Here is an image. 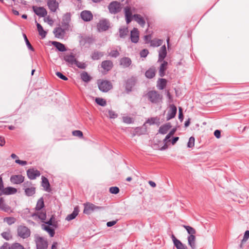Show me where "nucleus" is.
<instances>
[{"label":"nucleus","mask_w":249,"mask_h":249,"mask_svg":"<svg viewBox=\"0 0 249 249\" xmlns=\"http://www.w3.org/2000/svg\"><path fill=\"white\" fill-rule=\"evenodd\" d=\"M128 32V29L127 28H123L120 29V36L121 37H124Z\"/></svg>","instance_id":"48"},{"label":"nucleus","mask_w":249,"mask_h":249,"mask_svg":"<svg viewBox=\"0 0 249 249\" xmlns=\"http://www.w3.org/2000/svg\"><path fill=\"white\" fill-rule=\"evenodd\" d=\"M42 185L46 191H48L50 189V184L47 178L45 177L42 178Z\"/></svg>","instance_id":"34"},{"label":"nucleus","mask_w":249,"mask_h":249,"mask_svg":"<svg viewBox=\"0 0 249 249\" xmlns=\"http://www.w3.org/2000/svg\"><path fill=\"white\" fill-rule=\"evenodd\" d=\"M4 221L6 222L8 224L11 225L15 223V219L14 217H6L4 219Z\"/></svg>","instance_id":"46"},{"label":"nucleus","mask_w":249,"mask_h":249,"mask_svg":"<svg viewBox=\"0 0 249 249\" xmlns=\"http://www.w3.org/2000/svg\"><path fill=\"white\" fill-rule=\"evenodd\" d=\"M123 122L126 124H131L133 123V119L130 117L124 116L123 117Z\"/></svg>","instance_id":"49"},{"label":"nucleus","mask_w":249,"mask_h":249,"mask_svg":"<svg viewBox=\"0 0 249 249\" xmlns=\"http://www.w3.org/2000/svg\"><path fill=\"white\" fill-rule=\"evenodd\" d=\"M156 70L154 68H151L145 72V76L148 78H152L156 74Z\"/></svg>","instance_id":"28"},{"label":"nucleus","mask_w":249,"mask_h":249,"mask_svg":"<svg viewBox=\"0 0 249 249\" xmlns=\"http://www.w3.org/2000/svg\"><path fill=\"white\" fill-rule=\"evenodd\" d=\"M167 63H162L159 70V75L163 77L165 75V71L167 69Z\"/></svg>","instance_id":"35"},{"label":"nucleus","mask_w":249,"mask_h":249,"mask_svg":"<svg viewBox=\"0 0 249 249\" xmlns=\"http://www.w3.org/2000/svg\"><path fill=\"white\" fill-rule=\"evenodd\" d=\"M71 21V14L70 13H66L65 14L62 18V21L61 22L62 27L64 28L65 29H69V23Z\"/></svg>","instance_id":"12"},{"label":"nucleus","mask_w":249,"mask_h":249,"mask_svg":"<svg viewBox=\"0 0 249 249\" xmlns=\"http://www.w3.org/2000/svg\"><path fill=\"white\" fill-rule=\"evenodd\" d=\"M171 125L170 123H166L161 125L159 130V132L162 134H165L167 133L168 131L171 128Z\"/></svg>","instance_id":"23"},{"label":"nucleus","mask_w":249,"mask_h":249,"mask_svg":"<svg viewBox=\"0 0 249 249\" xmlns=\"http://www.w3.org/2000/svg\"><path fill=\"white\" fill-rule=\"evenodd\" d=\"M97 84L99 89L103 92H107L112 88L111 83L107 80H99Z\"/></svg>","instance_id":"4"},{"label":"nucleus","mask_w":249,"mask_h":249,"mask_svg":"<svg viewBox=\"0 0 249 249\" xmlns=\"http://www.w3.org/2000/svg\"><path fill=\"white\" fill-rule=\"evenodd\" d=\"M42 228L47 231L51 237H53L54 235V231L53 229H52L49 226H47L45 224L42 225Z\"/></svg>","instance_id":"30"},{"label":"nucleus","mask_w":249,"mask_h":249,"mask_svg":"<svg viewBox=\"0 0 249 249\" xmlns=\"http://www.w3.org/2000/svg\"><path fill=\"white\" fill-rule=\"evenodd\" d=\"M131 40L134 43H137L139 39V32L137 28H134L131 31Z\"/></svg>","instance_id":"15"},{"label":"nucleus","mask_w":249,"mask_h":249,"mask_svg":"<svg viewBox=\"0 0 249 249\" xmlns=\"http://www.w3.org/2000/svg\"><path fill=\"white\" fill-rule=\"evenodd\" d=\"M11 249H25L23 246L18 243H15L11 245Z\"/></svg>","instance_id":"42"},{"label":"nucleus","mask_w":249,"mask_h":249,"mask_svg":"<svg viewBox=\"0 0 249 249\" xmlns=\"http://www.w3.org/2000/svg\"><path fill=\"white\" fill-rule=\"evenodd\" d=\"M81 18L85 21H89L93 18V15L89 11H84L81 13Z\"/></svg>","instance_id":"14"},{"label":"nucleus","mask_w":249,"mask_h":249,"mask_svg":"<svg viewBox=\"0 0 249 249\" xmlns=\"http://www.w3.org/2000/svg\"><path fill=\"white\" fill-rule=\"evenodd\" d=\"M23 37H24L25 41L26 42V44L28 49L30 50L33 51L34 50L33 47H32V46L31 45L29 41L28 40L25 34H23Z\"/></svg>","instance_id":"47"},{"label":"nucleus","mask_w":249,"mask_h":249,"mask_svg":"<svg viewBox=\"0 0 249 249\" xmlns=\"http://www.w3.org/2000/svg\"><path fill=\"white\" fill-rule=\"evenodd\" d=\"M183 227L186 230L187 232L190 234V235H195L196 233V230L192 227L186 225H183Z\"/></svg>","instance_id":"37"},{"label":"nucleus","mask_w":249,"mask_h":249,"mask_svg":"<svg viewBox=\"0 0 249 249\" xmlns=\"http://www.w3.org/2000/svg\"><path fill=\"white\" fill-rule=\"evenodd\" d=\"M15 162L17 163L20 164L21 165H25L27 164V162L26 161L21 160H15Z\"/></svg>","instance_id":"59"},{"label":"nucleus","mask_w":249,"mask_h":249,"mask_svg":"<svg viewBox=\"0 0 249 249\" xmlns=\"http://www.w3.org/2000/svg\"><path fill=\"white\" fill-rule=\"evenodd\" d=\"M179 119L182 121L183 119V115L182 113V109L181 107H179V115H178Z\"/></svg>","instance_id":"56"},{"label":"nucleus","mask_w":249,"mask_h":249,"mask_svg":"<svg viewBox=\"0 0 249 249\" xmlns=\"http://www.w3.org/2000/svg\"><path fill=\"white\" fill-rule=\"evenodd\" d=\"M109 10L111 13H116L121 9V4L117 1L112 2L108 6Z\"/></svg>","instance_id":"9"},{"label":"nucleus","mask_w":249,"mask_h":249,"mask_svg":"<svg viewBox=\"0 0 249 249\" xmlns=\"http://www.w3.org/2000/svg\"><path fill=\"white\" fill-rule=\"evenodd\" d=\"M95 101L97 104L103 107L105 106L107 104L106 100L102 98H96L95 99Z\"/></svg>","instance_id":"41"},{"label":"nucleus","mask_w":249,"mask_h":249,"mask_svg":"<svg viewBox=\"0 0 249 249\" xmlns=\"http://www.w3.org/2000/svg\"><path fill=\"white\" fill-rule=\"evenodd\" d=\"M249 231H246L245 232L244 237L242 241V242L243 243L244 242H246L247 241V240L249 239Z\"/></svg>","instance_id":"53"},{"label":"nucleus","mask_w":249,"mask_h":249,"mask_svg":"<svg viewBox=\"0 0 249 249\" xmlns=\"http://www.w3.org/2000/svg\"><path fill=\"white\" fill-rule=\"evenodd\" d=\"M17 231L18 236L23 239L29 237L31 233L30 229L23 225H20L18 227Z\"/></svg>","instance_id":"5"},{"label":"nucleus","mask_w":249,"mask_h":249,"mask_svg":"<svg viewBox=\"0 0 249 249\" xmlns=\"http://www.w3.org/2000/svg\"><path fill=\"white\" fill-rule=\"evenodd\" d=\"M117 223V220L111 221L107 222V227H110L114 226Z\"/></svg>","instance_id":"60"},{"label":"nucleus","mask_w":249,"mask_h":249,"mask_svg":"<svg viewBox=\"0 0 249 249\" xmlns=\"http://www.w3.org/2000/svg\"><path fill=\"white\" fill-rule=\"evenodd\" d=\"M37 249H47L48 242L46 240L41 237H37L36 239Z\"/></svg>","instance_id":"7"},{"label":"nucleus","mask_w":249,"mask_h":249,"mask_svg":"<svg viewBox=\"0 0 249 249\" xmlns=\"http://www.w3.org/2000/svg\"><path fill=\"white\" fill-rule=\"evenodd\" d=\"M84 205V213L86 214H90L93 211H97L102 208L101 207L96 206L90 203L85 204Z\"/></svg>","instance_id":"6"},{"label":"nucleus","mask_w":249,"mask_h":249,"mask_svg":"<svg viewBox=\"0 0 249 249\" xmlns=\"http://www.w3.org/2000/svg\"><path fill=\"white\" fill-rule=\"evenodd\" d=\"M44 206V201L42 198H40L37 202L36 207V213L32 215L34 219H40L42 222H44L46 214L44 210H41Z\"/></svg>","instance_id":"1"},{"label":"nucleus","mask_w":249,"mask_h":249,"mask_svg":"<svg viewBox=\"0 0 249 249\" xmlns=\"http://www.w3.org/2000/svg\"><path fill=\"white\" fill-rule=\"evenodd\" d=\"M103 55L101 53L95 52L92 54V58L93 60H98Z\"/></svg>","instance_id":"44"},{"label":"nucleus","mask_w":249,"mask_h":249,"mask_svg":"<svg viewBox=\"0 0 249 249\" xmlns=\"http://www.w3.org/2000/svg\"><path fill=\"white\" fill-rule=\"evenodd\" d=\"M1 236L6 240H9L12 238V235L9 231L2 232L1 233Z\"/></svg>","instance_id":"40"},{"label":"nucleus","mask_w":249,"mask_h":249,"mask_svg":"<svg viewBox=\"0 0 249 249\" xmlns=\"http://www.w3.org/2000/svg\"><path fill=\"white\" fill-rule=\"evenodd\" d=\"M36 26L39 35L41 36L42 38L45 37L46 36L47 32L43 30L42 26L39 23H36Z\"/></svg>","instance_id":"32"},{"label":"nucleus","mask_w":249,"mask_h":249,"mask_svg":"<svg viewBox=\"0 0 249 249\" xmlns=\"http://www.w3.org/2000/svg\"><path fill=\"white\" fill-rule=\"evenodd\" d=\"M10 180L14 184H20L24 181V177L21 175H14L11 177Z\"/></svg>","instance_id":"19"},{"label":"nucleus","mask_w":249,"mask_h":249,"mask_svg":"<svg viewBox=\"0 0 249 249\" xmlns=\"http://www.w3.org/2000/svg\"><path fill=\"white\" fill-rule=\"evenodd\" d=\"M159 119L157 117L151 118L150 119H148L146 121V123L149 124L151 125V124H154L157 122H159Z\"/></svg>","instance_id":"43"},{"label":"nucleus","mask_w":249,"mask_h":249,"mask_svg":"<svg viewBox=\"0 0 249 249\" xmlns=\"http://www.w3.org/2000/svg\"><path fill=\"white\" fill-rule=\"evenodd\" d=\"M44 20H45V21H47L48 24L51 25H52L53 23V20L51 18H50L49 17H48L46 18H45Z\"/></svg>","instance_id":"62"},{"label":"nucleus","mask_w":249,"mask_h":249,"mask_svg":"<svg viewBox=\"0 0 249 249\" xmlns=\"http://www.w3.org/2000/svg\"><path fill=\"white\" fill-rule=\"evenodd\" d=\"M148 53V51L146 49H143L140 53L141 57H145L147 56Z\"/></svg>","instance_id":"55"},{"label":"nucleus","mask_w":249,"mask_h":249,"mask_svg":"<svg viewBox=\"0 0 249 249\" xmlns=\"http://www.w3.org/2000/svg\"><path fill=\"white\" fill-rule=\"evenodd\" d=\"M172 239L174 245L177 249H187V247L183 245L179 240L177 239L174 235H172Z\"/></svg>","instance_id":"17"},{"label":"nucleus","mask_w":249,"mask_h":249,"mask_svg":"<svg viewBox=\"0 0 249 249\" xmlns=\"http://www.w3.org/2000/svg\"><path fill=\"white\" fill-rule=\"evenodd\" d=\"M188 245L191 247L192 249H195L196 248V238L195 235H189L188 237Z\"/></svg>","instance_id":"24"},{"label":"nucleus","mask_w":249,"mask_h":249,"mask_svg":"<svg viewBox=\"0 0 249 249\" xmlns=\"http://www.w3.org/2000/svg\"><path fill=\"white\" fill-rule=\"evenodd\" d=\"M109 192L113 194H117L119 192V189L117 187H111L109 188Z\"/></svg>","instance_id":"51"},{"label":"nucleus","mask_w":249,"mask_h":249,"mask_svg":"<svg viewBox=\"0 0 249 249\" xmlns=\"http://www.w3.org/2000/svg\"><path fill=\"white\" fill-rule=\"evenodd\" d=\"M109 26L108 22L106 20H101L97 24V27L99 32H103L107 30Z\"/></svg>","instance_id":"10"},{"label":"nucleus","mask_w":249,"mask_h":249,"mask_svg":"<svg viewBox=\"0 0 249 249\" xmlns=\"http://www.w3.org/2000/svg\"><path fill=\"white\" fill-rule=\"evenodd\" d=\"M167 80L165 79H159L157 82V87L160 89H163L166 85Z\"/></svg>","instance_id":"29"},{"label":"nucleus","mask_w":249,"mask_h":249,"mask_svg":"<svg viewBox=\"0 0 249 249\" xmlns=\"http://www.w3.org/2000/svg\"><path fill=\"white\" fill-rule=\"evenodd\" d=\"M46 224H48V226H53V227L55 226V225L54 223L53 222V219L52 218L50 219L49 221H48L47 222H46Z\"/></svg>","instance_id":"63"},{"label":"nucleus","mask_w":249,"mask_h":249,"mask_svg":"<svg viewBox=\"0 0 249 249\" xmlns=\"http://www.w3.org/2000/svg\"><path fill=\"white\" fill-rule=\"evenodd\" d=\"M124 14H125V17L126 18V21L127 24L129 23L132 19V13L131 11L130 7H125L124 8Z\"/></svg>","instance_id":"22"},{"label":"nucleus","mask_w":249,"mask_h":249,"mask_svg":"<svg viewBox=\"0 0 249 249\" xmlns=\"http://www.w3.org/2000/svg\"><path fill=\"white\" fill-rule=\"evenodd\" d=\"M47 5L52 12H55L58 8L59 4L56 0H48Z\"/></svg>","instance_id":"16"},{"label":"nucleus","mask_w":249,"mask_h":249,"mask_svg":"<svg viewBox=\"0 0 249 249\" xmlns=\"http://www.w3.org/2000/svg\"><path fill=\"white\" fill-rule=\"evenodd\" d=\"M27 173L29 178L31 179H35L36 177H39L40 175L39 171L33 169H29Z\"/></svg>","instance_id":"18"},{"label":"nucleus","mask_w":249,"mask_h":249,"mask_svg":"<svg viewBox=\"0 0 249 249\" xmlns=\"http://www.w3.org/2000/svg\"><path fill=\"white\" fill-rule=\"evenodd\" d=\"M4 188L2 178L0 177V196Z\"/></svg>","instance_id":"58"},{"label":"nucleus","mask_w":249,"mask_h":249,"mask_svg":"<svg viewBox=\"0 0 249 249\" xmlns=\"http://www.w3.org/2000/svg\"><path fill=\"white\" fill-rule=\"evenodd\" d=\"M0 209L5 212H8L9 210V207L5 204L2 198H0Z\"/></svg>","instance_id":"38"},{"label":"nucleus","mask_w":249,"mask_h":249,"mask_svg":"<svg viewBox=\"0 0 249 249\" xmlns=\"http://www.w3.org/2000/svg\"><path fill=\"white\" fill-rule=\"evenodd\" d=\"M215 137L217 138H219L221 136V132L219 130H216L214 132Z\"/></svg>","instance_id":"61"},{"label":"nucleus","mask_w":249,"mask_h":249,"mask_svg":"<svg viewBox=\"0 0 249 249\" xmlns=\"http://www.w3.org/2000/svg\"><path fill=\"white\" fill-rule=\"evenodd\" d=\"M33 9L35 14L40 17H45L47 14L46 10L43 7L34 6Z\"/></svg>","instance_id":"11"},{"label":"nucleus","mask_w":249,"mask_h":249,"mask_svg":"<svg viewBox=\"0 0 249 249\" xmlns=\"http://www.w3.org/2000/svg\"><path fill=\"white\" fill-rule=\"evenodd\" d=\"M133 18L142 27H144L145 22L143 18L140 15L135 14L133 16Z\"/></svg>","instance_id":"25"},{"label":"nucleus","mask_w":249,"mask_h":249,"mask_svg":"<svg viewBox=\"0 0 249 249\" xmlns=\"http://www.w3.org/2000/svg\"><path fill=\"white\" fill-rule=\"evenodd\" d=\"M77 53V51L76 49L72 50H67L64 56V60L66 62H77L76 58Z\"/></svg>","instance_id":"3"},{"label":"nucleus","mask_w":249,"mask_h":249,"mask_svg":"<svg viewBox=\"0 0 249 249\" xmlns=\"http://www.w3.org/2000/svg\"><path fill=\"white\" fill-rule=\"evenodd\" d=\"M162 41L159 39H154L150 41V45L152 47H158L161 45Z\"/></svg>","instance_id":"36"},{"label":"nucleus","mask_w":249,"mask_h":249,"mask_svg":"<svg viewBox=\"0 0 249 249\" xmlns=\"http://www.w3.org/2000/svg\"><path fill=\"white\" fill-rule=\"evenodd\" d=\"M195 138L193 137H191L189 138V142H188L187 146L189 148L194 147L195 145Z\"/></svg>","instance_id":"45"},{"label":"nucleus","mask_w":249,"mask_h":249,"mask_svg":"<svg viewBox=\"0 0 249 249\" xmlns=\"http://www.w3.org/2000/svg\"><path fill=\"white\" fill-rule=\"evenodd\" d=\"M166 55V49L165 45L162 46L159 52V61H162Z\"/></svg>","instance_id":"27"},{"label":"nucleus","mask_w":249,"mask_h":249,"mask_svg":"<svg viewBox=\"0 0 249 249\" xmlns=\"http://www.w3.org/2000/svg\"><path fill=\"white\" fill-rule=\"evenodd\" d=\"M112 68V63H101L99 67L100 71L104 74L109 71Z\"/></svg>","instance_id":"20"},{"label":"nucleus","mask_w":249,"mask_h":249,"mask_svg":"<svg viewBox=\"0 0 249 249\" xmlns=\"http://www.w3.org/2000/svg\"><path fill=\"white\" fill-rule=\"evenodd\" d=\"M148 99L153 103H158L161 101L162 96L156 91H150L147 94Z\"/></svg>","instance_id":"2"},{"label":"nucleus","mask_w":249,"mask_h":249,"mask_svg":"<svg viewBox=\"0 0 249 249\" xmlns=\"http://www.w3.org/2000/svg\"><path fill=\"white\" fill-rule=\"evenodd\" d=\"M0 249H11V246L7 243H5L0 248Z\"/></svg>","instance_id":"57"},{"label":"nucleus","mask_w":249,"mask_h":249,"mask_svg":"<svg viewBox=\"0 0 249 249\" xmlns=\"http://www.w3.org/2000/svg\"><path fill=\"white\" fill-rule=\"evenodd\" d=\"M17 190L16 188L12 187H8L4 188L3 191L1 192V196L3 195H9L14 194L17 192Z\"/></svg>","instance_id":"21"},{"label":"nucleus","mask_w":249,"mask_h":249,"mask_svg":"<svg viewBox=\"0 0 249 249\" xmlns=\"http://www.w3.org/2000/svg\"><path fill=\"white\" fill-rule=\"evenodd\" d=\"M80 76L81 79L85 82H88L91 79V77L85 71L82 72L80 74Z\"/></svg>","instance_id":"33"},{"label":"nucleus","mask_w":249,"mask_h":249,"mask_svg":"<svg viewBox=\"0 0 249 249\" xmlns=\"http://www.w3.org/2000/svg\"><path fill=\"white\" fill-rule=\"evenodd\" d=\"M119 55V53L117 50H112L109 53V55L112 57H116Z\"/></svg>","instance_id":"54"},{"label":"nucleus","mask_w":249,"mask_h":249,"mask_svg":"<svg viewBox=\"0 0 249 249\" xmlns=\"http://www.w3.org/2000/svg\"><path fill=\"white\" fill-rule=\"evenodd\" d=\"M67 30H68V29H65L64 28H62V27H59L55 28L53 30V33L56 37L60 39H63L64 38L66 34V31Z\"/></svg>","instance_id":"8"},{"label":"nucleus","mask_w":249,"mask_h":249,"mask_svg":"<svg viewBox=\"0 0 249 249\" xmlns=\"http://www.w3.org/2000/svg\"><path fill=\"white\" fill-rule=\"evenodd\" d=\"M5 143V141L4 138H3L2 137H0V145L3 146L4 145Z\"/></svg>","instance_id":"64"},{"label":"nucleus","mask_w":249,"mask_h":249,"mask_svg":"<svg viewBox=\"0 0 249 249\" xmlns=\"http://www.w3.org/2000/svg\"><path fill=\"white\" fill-rule=\"evenodd\" d=\"M52 44L59 51V52H65L67 51V50L66 48L65 45L60 42L56 41H53Z\"/></svg>","instance_id":"26"},{"label":"nucleus","mask_w":249,"mask_h":249,"mask_svg":"<svg viewBox=\"0 0 249 249\" xmlns=\"http://www.w3.org/2000/svg\"><path fill=\"white\" fill-rule=\"evenodd\" d=\"M77 214H78V212L77 211V209H76V208H75L73 213H72L68 215L67 216L66 219L68 221H70V220L74 219L77 216Z\"/></svg>","instance_id":"39"},{"label":"nucleus","mask_w":249,"mask_h":249,"mask_svg":"<svg viewBox=\"0 0 249 249\" xmlns=\"http://www.w3.org/2000/svg\"><path fill=\"white\" fill-rule=\"evenodd\" d=\"M108 116L110 118L115 119L117 117L118 115L114 111L108 110Z\"/></svg>","instance_id":"50"},{"label":"nucleus","mask_w":249,"mask_h":249,"mask_svg":"<svg viewBox=\"0 0 249 249\" xmlns=\"http://www.w3.org/2000/svg\"><path fill=\"white\" fill-rule=\"evenodd\" d=\"M56 75L59 77L60 78V79L63 80H65V81H66L68 80V78L65 76V75H64L62 73H61L60 72H56L55 73Z\"/></svg>","instance_id":"52"},{"label":"nucleus","mask_w":249,"mask_h":249,"mask_svg":"<svg viewBox=\"0 0 249 249\" xmlns=\"http://www.w3.org/2000/svg\"><path fill=\"white\" fill-rule=\"evenodd\" d=\"M36 192V188L33 186L25 189V194L28 196H33Z\"/></svg>","instance_id":"31"},{"label":"nucleus","mask_w":249,"mask_h":249,"mask_svg":"<svg viewBox=\"0 0 249 249\" xmlns=\"http://www.w3.org/2000/svg\"><path fill=\"white\" fill-rule=\"evenodd\" d=\"M177 109L176 107L174 105L170 106L169 109L168 111L166 119L167 121L174 118L177 113Z\"/></svg>","instance_id":"13"}]
</instances>
